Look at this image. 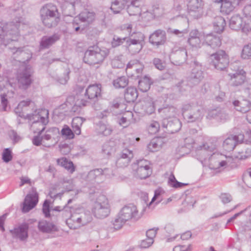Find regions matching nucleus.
<instances>
[{
	"mask_svg": "<svg viewBox=\"0 0 251 251\" xmlns=\"http://www.w3.org/2000/svg\"><path fill=\"white\" fill-rule=\"evenodd\" d=\"M78 18L81 22L90 24L95 19V14L93 12L84 11L79 14Z\"/></svg>",
	"mask_w": 251,
	"mask_h": 251,
	"instance_id": "nucleus-41",
	"label": "nucleus"
},
{
	"mask_svg": "<svg viewBox=\"0 0 251 251\" xmlns=\"http://www.w3.org/2000/svg\"><path fill=\"white\" fill-rule=\"evenodd\" d=\"M138 113L145 115H151L155 111L154 102L151 98H148L136 104Z\"/></svg>",
	"mask_w": 251,
	"mask_h": 251,
	"instance_id": "nucleus-14",
	"label": "nucleus"
},
{
	"mask_svg": "<svg viewBox=\"0 0 251 251\" xmlns=\"http://www.w3.org/2000/svg\"><path fill=\"white\" fill-rule=\"evenodd\" d=\"M57 162L58 165L64 167L71 173H73L75 168L74 165L72 161H69L66 158H61L57 160Z\"/></svg>",
	"mask_w": 251,
	"mask_h": 251,
	"instance_id": "nucleus-42",
	"label": "nucleus"
},
{
	"mask_svg": "<svg viewBox=\"0 0 251 251\" xmlns=\"http://www.w3.org/2000/svg\"><path fill=\"white\" fill-rule=\"evenodd\" d=\"M142 2L140 0H134L131 2L127 7V12L129 15H138L141 13Z\"/></svg>",
	"mask_w": 251,
	"mask_h": 251,
	"instance_id": "nucleus-31",
	"label": "nucleus"
},
{
	"mask_svg": "<svg viewBox=\"0 0 251 251\" xmlns=\"http://www.w3.org/2000/svg\"><path fill=\"white\" fill-rule=\"evenodd\" d=\"M20 22H12L6 24L1 28L2 32L0 34V45L6 46L10 41H18L20 37Z\"/></svg>",
	"mask_w": 251,
	"mask_h": 251,
	"instance_id": "nucleus-1",
	"label": "nucleus"
},
{
	"mask_svg": "<svg viewBox=\"0 0 251 251\" xmlns=\"http://www.w3.org/2000/svg\"><path fill=\"white\" fill-rule=\"evenodd\" d=\"M130 162V161L119 155L117 159L116 164L118 167L124 168L127 166Z\"/></svg>",
	"mask_w": 251,
	"mask_h": 251,
	"instance_id": "nucleus-55",
	"label": "nucleus"
},
{
	"mask_svg": "<svg viewBox=\"0 0 251 251\" xmlns=\"http://www.w3.org/2000/svg\"><path fill=\"white\" fill-rule=\"evenodd\" d=\"M9 49L11 51L12 57L15 60L22 62H24L28 60V57H25L26 53L24 50V47L17 48L14 47L13 48H9Z\"/></svg>",
	"mask_w": 251,
	"mask_h": 251,
	"instance_id": "nucleus-26",
	"label": "nucleus"
},
{
	"mask_svg": "<svg viewBox=\"0 0 251 251\" xmlns=\"http://www.w3.org/2000/svg\"><path fill=\"white\" fill-rule=\"evenodd\" d=\"M60 16L57 7L49 3L44 5L40 10V16Z\"/></svg>",
	"mask_w": 251,
	"mask_h": 251,
	"instance_id": "nucleus-23",
	"label": "nucleus"
},
{
	"mask_svg": "<svg viewBox=\"0 0 251 251\" xmlns=\"http://www.w3.org/2000/svg\"><path fill=\"white\" fill-rule=\"evenodd\" d=\"M153 64L155 68L160 71L163 70L165 68V65L160 59L155 58L153 60Z\"/></svg>",
	"mask_w": 251,
	"mask_h": 251,
	"instance_id": "nucleus-63",
	"label": "nucleus"
},
{
	"mask_svg": "<svg viewBox=\"0 0 251 251\" xmlns=\"http://www.w3.org/2000/svg\"><path fill=\"white\" fill-rule=\"evenodd\" d=\"M187 57L186 50L184 48H181L173 51L170 55V58L173 64L179 66L186 62Z\"/></svg>",
	"mask_w": 251,
	"mask_h": 251,
	"instance_id": "nucleus-18",
	"label": "nucleus"
},
{
	"mask_svg": "<svg viewBox=\"0 0 251 251\" xmlns=\"http://www.w3.org/2000/svg\"><path fill=\"white\" fill-rule=\"evenodd\" d=\"M182 115L188 122L200 121L204 116V110L197 103H186L182 107Z\"/></svg>",
	"mask_w": 251,
	"mask_h": 251,
	"instance_id": "nucleus-3",
	"label": "nucleus"
},
{
	"mask_svg": "<svg viewBox=\"0 0 251 251\" xmlns=\"http://www.w3.org/2000/svg\"><path fill=\"white\" fill-rule=\"evenodd\" d=\"M226 25L225 19L221 16L216 17L213 22L214 29L217 33H221Z\"/></svg>",
	"mask_w": 251,
	"mask_h": 251,
	"instance_id": "nucleus-39",
	"label": "nucleus"
},
{
	"mask_svg": "<svg viewBox=\"0 0 251 251\" xmlns=\"http://www.w3.org/2000/svg\"><path fill=\"white\" fill-rule=\"evenodd\" d=\"M59 38V36L56 34L50 36H43L40 41V47L42 49H48L58 41Z\"/></svg>",
	"mask_w": 251,
	"mask_h": 251,
	"instance_id": "nucleus-30",
	"label": "nucleus"
},
{
	"mask_svg": "<svg viewBox=\"0 0 251 251\" xmlns=\"http://www.w3.org/2000/svg\"><path fill=\"white\" fill-rule=\"evenodd\" d=\"M221 3V10L226 14L232 12L236 5H238V1L236 0H224Z\"/></svg>",
	"mask_w": 251,
	"mask_h": 251,
	"instance_id": "nucleus-32",
	"label": "nucleus"
},
{
	"mask_svg": "<svg viewBox=\"0 0 251 251\" xmlns=\"http://www.w3.org/2000/svg\"><path fill=\"white\" fill-rule=\"evenodd\" d=\"M50 202L47 200L44 201L43 204L42 211L46 218H50Z\"/></svg>",
	"mask_w": 251,
	"mask_h": 251,
	"instance_id": "nucleus-59",
	"label": "nucleus"
},
{
	"mask_svg": "<svg viewBox=\"0 0 251 251\" xmlns=\"http://www.w3.org/2000/svg\"><path fill=\"white\" fill-rule=\"evenodd\" d=\"M244 138V136L242 134H239L238 135H230L223 142V149L228 152L232 151L237 144L242 142Z\"/></svg>",
	"mask_w": 251,
	"mask_h": 251,
	"instance_id": "nucleus-17",
	"label": "nucleus"
},
{
	"mask_svg": "<svg viewBox=\"0 0 251 251\" xmlns=\"http://www.w3.org/2000/svg\"><path fill=\"white\" fill-rule=\"evenodd\" d=\"M210 63L215 69L224 70L229 64V57L224 50H219L209 56Z\"/></svg>",
	"mask_w": 251,
	"mask_h": 251,
	"instance_id": "nucleus-6",
	"label": "nucleus"
},
{
	"mask_svg": "<svg viewBox=\"0 0 251 251\" xmlns=\"http://www.w3.org/2000/svg\"><path fill=\"white\" fill-rule=\"evenodd\" d=\"M204 73L200 68H193L187 78V85L190 87L198 85L204 78Z\"/></svg>",
	"mask_w": 251,
	"mask_h": 251,
	"instance_id": "nucleus-16",
	"label": "nucleus"
},
{
	"mask_svg": "<svg viewBox=\"0 0 251 251\" xmlns=\"http://www.w3.org/2000/svg\"><path fill=\"white\" fill-rule=\"evenodd\" d=\"M243 18L240 15L236 14L233 15L229 20V27L231 29L235 30L242 29L243 27Z\"/></svg>",
	"mask_w": 251,
	"mask_h": 251,
	"instance_id": "nucleus-36",
	"label": "nucleus"
},
{
	"mask_svg": "<svg viewBox=\"0 0 251 251\" xmlns=\"http://www.w3.org/2000/svg\"><path fill=\"white\" fill-rule=\"evenodd\" d=\"M160 128V125L158 122H152L149 126V131L151 134H154L159 131Z\"/></svg>",
	"mask_w": 251,
	"mask_h": 251,
	"instance_id": "nucleus-62",
	"label": "nucleus"
},
{
	"mask_svg": "<svg viewBox=\"0 0 251 251\" xmlns=\"http://www.w3.org/2000/svg\"><path fill=\"white\" fill-rule=\"evenodd\" d=\"M49 112L45 109H38L34 111L32 114H27V118L32 122L31 128L34 129L36 126L39 125L42 128L48 123Z\"/></svg>",
	"mask_w": 251,
	"mask_h": 251,
	"instance_id": "nucleus-7",
	"label": "nucleus"
},
{
	"mask_svg": "<svg viewBox=\"0 0 251 251\" xmlns=\"http://www.w3.org/2000/svg\"><path fill=\"white\" fill-rule=\"evenodd\" d=\"M243 23L244 24H243L242 28V31L246 33L251 31V17H243Z\"/></svg>",
	"mask_w": 251,
	"mask_h": 251,
	"instance_id": "nucleus-53",
	"label": "nucleus"
},
{
	"mask_svg": "<svg viewBox=\"0 0 251 251\" xmlns=\"http://www.w3.org/2000/svg\"><path fill=\"white\" fill-rule=\"evenodd\" d=\"M138 94L137 89L133 87H128L126 88L125 94V100L127 102H133L137 98Z\"/></svg>",
	"mask_w": 251,
	"mask_h": 251,
	"instance_id": "nucleus-35",
	"label": "nucleus"
},
{
	"mask_svg": "<svg viewBox=\"0 0 251 251\" xmlns=\"http://www.w3.org/2000/svg\"><path fill=\"white\" fill-rule=\"evenodd\" d=\"M242 179L247 186L251 188V168H249L244 173Z\"/></svg>",
	"mask_w": 251,
	"mask_h": 251,
	"instance_id": "nucleus-52",
	"label": "nucleus"
},
{
	"mask_svg": "<svg viewBox=\"0 0 251 251\" xmlns=\"http://www.w3.org/2000/svg\"><path fill=\"white\" fill-rule=\"evenodd\" d=\"M129 36L135 39L137 42L140 43L143 45V42L145 40V35L143 33L141 32H134L132 33Z\"/></svg>",
	"mask_w": 251,
	"mask_h": 251,
	"instance_id": "nucleus-57",
	"label": "nucleus"
},
{
	"mask_svg": "<svg viewBox=\"0 0 251 251\" xmlns=\"http://www.w3.org/2000/svg\"><path fill=\"white\" fill-rule=\"evenodd\" d=\"M101 89L99 85H91L86 89L85 97L88 99L95 100L100 95Z\"/></svg>",
	"mask_w": 251,
	"mask_h": 251,
	"instance_id": "nucleus-27",
	"label": "nucleus"
},
{
	"mask_svg": "<svg viewBox=\"0 0 251 251\" xmlns=\"http://www.w3.org/2000/svg\"><path fill=\"white\" fill-rule=\"evenodd\" d=\"M162 126L166 128V132L173 134L180 129L181 124L179 120L175 117L171 119H163Z\"/></svg>",
	"mask_w": 251,
	"mask_h": 251,
	"instance_id": "nucleus-20",
	"label": "nucleus"
},
{
	"mask_svg": "<svg viewBox=\"0 0 251 251\" xmlns=\"http://www.w3.org/2000/svg\"><path fill=\"white\" fill-rule=\"evenodd\" d=\"M59 132V129L57 127H51L42 133V137L43 140V146L50 148L51 145L46 143L47 141H50L53 143L55 141L54 136Z\"/></svg>",
	"mask_w": 251,
	"mask_h": 251,
	"instance_id": "nucleus-25",
	"label": "nucleus"
},
{
	"mask_svg": "<svg viewBox=\"0 0 251 251\" xmlns=\"http://www.w3.org/2000/svg\"><path fill=\"white\" fill-rule=\"evenodd\" d=\"M12 151L9 148L5 149L2 153V159L5 163H8L12 159Z\"/></svg>",
	"mask_w": 251,
	"mask_h": 251,
	"instance_id": "nucleus-58",
	"label": "nucleus"
},
{
	"mask_svg": "<svg viewBox=\"0 0 251 251\" xmlns=\"http://www.w3.org/2000/svg\"><path fill=\"white\" fill-rule=\"evenodd\" d=\"M241 57L244 59H249L251 57V43L245 45L241 54Z\"/></svg>",
	"mask_w": 251,
	"mask_h": 251,
	"instance_id": "nucleus-54",
	"label": "nucleus"
},
{
	"mask_svg": "<svg viewBox=\"0 0 251 251\" xmlns=\"http://www.w3.org/2000/svg\"><path fill=\"white\" fill-rule=\"evenodd\" d=\"M61 133L62 136L67 139H72L75 137L73 130L67 125H64L61 130Z\"/></svg>",
	"mask_w": 251,
	"mask_h": 251,
	"instance_id": "nucleus-50",
	"label": "nucleus"
},
{
	"mask_svg": "<svg viewBox=\"0 0 251 251\" xmlns=\"http://www.w3.org/2000/svg\"><path fill=\"white\" fill-rule=\"evenodd\" d=\"M163 144L162 139L160 138H154L148 145V148L151 151L154 152L159 150Z\"/></svg>",
	"mask_w": 251,
	"mask_h": 251,
	"instance_id": "nucleus-40",
	"label": "nucleus"
},
{
	"mask_svg": "<svg viewBox=\"0 0 251 251\" xmlns=\"http://www.w3.org/2000/svg\"><path fill=\"white\" fill-rule=\"evenodd\" d=\"M220 199L224 204L230 202L232 200V197L229 193H222L220 196Z\"/></svg>",
	"mask_w": 251,
	"mask_h": 251,
	"instance_id": "nucleus-64",
	"label": "nucleus"
},
{
	"mask_svg": "<svg viewBox=\"0 0 251 251\" xmlns=\"http://www.w3.org/2000/svg\"><path fill=\"white\" fill-rule=\"evenodd\" d=\"M43 24L48 28L56 26L60 21V16H40Z\"/></svg>",
	"mask_w": 251,
	"mask_h": 251,
	"instance_id": "nucleus-33",
	"label": "nucleus"
},
{
	"mask_svg": "<svg viewBox=\"0 0 251 251\" xmlns=\"http://www.w3.org/2000/svg\"><path fill=\"white\" fill-rule=\"evenodd\" d=\"M29 229L28 224L24 223L18 226L15 227L10 232L13 237L19 239L20 241H24L28 238V231Z\"/></svg>",
	"mask_w": 251,
	"mask_h": 251,
	"instance_id": "nucleus-15",
	"label": "nucleus"
},
{
	"mask_svg": "<svg viewBox=\"0 0 251 251\" xmlns=\"http://www.w3.org/2000/svg\"><path fill=\"white\" fill-rule=\"evenodd\" d=\"M142 168L150 167V163L147 160L140 159L137 160L136 163L133 165V168Z\"/></svg>",
	"mask_w": 251,
	"mask_h": 251,
	"instance_id": "nucleus-60",
	"label": "nucleus"
},
{
	"mask_svg": "<svg viewBox=\"0 0 251 251\" xmlns=\"http://www.w3.org/2000/svg\"><path fill=\"white\" fill-rule=\"evenodd\" d=\"M119 155L130 161L131 159L133 157L132 151L126 148L123 150Z\"/></svg>",
	"mask_w": 251,
	"mask_h": 251,
	"instance_id": "nucleus-61",
	"label": "nucleus"
},
{
	"mask_svg": "<svg viewBox=\"0 0 251 251\" xmlns=\"http://www.w3.org/2000/svg\"><path fill=\"white\" fill-rule=\"evenodd\" d=\"M39 195L34 187L31 188V193L28 194L25 198L23 203L22 211L24 213L29 212L36 206L38 202Z\"/></svg>",
	"mask_w": 251,
	"mask_h": 251,
	"instance_id": "nucleus-8",
	"label": "nucleus"
},
{
	"mask_svg": "<svg viewBox=\"0 0 251 251\" xmlns=\"http://www.w3.org/2000/svg\"><path fill=\"white\" fill-rule=\"evenodd\" d=\"M108 175H110V171L108 168L95 169L88 172L86 177V180L91 183H99L103 180L104 176Z\"/></svg>",
	"mask_w": 251,
	"mask_h": 251,
	"instance_id": "nucleus-9",
	"label": "nucleus"
},
{
	"mask_svg": "<svg viewBox=\"0 0 251 251\" xmlns=\"http://www.w3.org/2000/svg\"><path fill=\"white\" fill-rule=\"evenodd\" d=\"M126 221L118 213L111 221L113 228L115 230L120 229Z\"/></svg>",
	"mask_w": 251,
	"mask_h": 251,
	"instance_id": "nucleus-44",
	"label": "nucleus"
},
{
	"mask_svg": "<svg viewBox=\"0 0 251 251\" xmlns=\"http://www.w3.org/2000/svg\"><path fill=\"white\" fill-rule=\"evenodd\" d=\"M92 211L98 218L102 219L108 216L110 213L109 205L104 195H100L97 198Z\"/></svg>",
	"mask_w": 251,
	"mask_h": 251,
	"instance_id": "nucleus-4",
	"label": "nucleus"
},
{
	"mask_svg": "<svg viewBox=\"0 0 251 251\" xmlns=\"http://www.w3.org/2000/svg\"><path fill=\"white\" fill-rule=\"evenodd\" d=\"M45 126L42 125V128H39L37 130H34V132L38 133V134L33 137L32 139V143L36 146H39L41 145H43V140L42 137V133L44 132L45 130Z\"/></svg>",
	"mask_w": 251,
	"mask_h": 251,
	"instance_id": "nucleus-47",
	"label": "nucleus"
},
{
	"mask_svg": "<svg viewBox=\"0 0 251 251\" xmlns=\"http://www.w3.org/2000/svg\"><path fill=\"white\" fill-rule=\"evenodd\" d=\"M188 43L193 49H200L203 45V32L197 29L192 30L189 33Z\"/></svg>",
	"mask_w": 251,
	"mask_h": 251,
	"instance_id": "nucleus-13",
	"label": "nucleus"
},
{
	"mask_svg": "<svg viewBox=\"0 0 251 251\" xmlns=\"http://www.w3.org/2000/svg\"><path fill=\"white\" fill-rule=\"evenodd\" d=\"M136 176L140 179H145L149 177L151 173V167L136 168Z\"/></svg>",
	"mask_w": 251,
	"mask_h": 251,
	"instance_id": "nucleus-43",
	"label": "nucleus"
},
{
	"mask_svg": "<svg viewBox=\"0 0 251 251\" xmlns=\"http://www.w3.org/2000/svg\"><path fill=\"white\" fill-rule=\"evenodd\" d=\"M126 222L136 221L140 218L137 207L132 204L124 206L118 213Z\"/></svg>",
	"mask_w": 251,
	"mask_h": 251,
	"instance_id": "nucleus-10",
	"label": "nucleus"
},
{
	"mask_svg": "<svg viewBox=\"0 0 251 251\" xmlns=\"http://www.w3.org/2000/svg\"><path fill=\"white\" fill-rule=\"evenodd\" d=\"M113 151V143L108 142L105 143L102 147V153L107 156L110 155Z\"/></svg>",
	"mask_w": 251,
	"mask_h": 251,
	"instance_id": "nucleus-51",
	"label": "nucleus"
},
{
	"mask_svg": "<svg viewBox=\"0 0 251 251\" xmlns=\"http://www.w3.org/2000/svg\"><path fill=\"white\" fill-rule=\"evenodd\" d=\"M133 116V113L131 111H127L125 113L124 115L118 120V123L124 127H126L130 124V120L132 118Z\"/></svg>",
	"mask_w": 251,
	"mask_h": 251,
	"instance_id": "nucleus-46",
	"label": "nucleus"
},
{
	"mask_svg": "<svg viewBox=\"0 0 251 251\" xmlns=\"http://www.w3.org/2000/svg\"><path fill=\"white\" fill-rule=\"evenodd\" d=\"M128 0H115L112 2L110 9L114 13H120L127 4Z\"/></svg>",
	"mask_w": 251,
	"mask_h": 251,
	"instance_id": "nucleus-38",
	"label": "nucleus"
},
{
	"mask_svg": "<svg viewBox=\"0 0 251 251\" xmlns=\"http://www.w3.org/2000/svg\"><path fill=\"white\" fill-rule=\"evenodd\" d=\"M108 54V50H102L97 46H90L85 51L83 61L90 66L99 64L103 62Z\"/></svg>",
	"mask_w": 251,
	"mask_h": 251,
	"instance_id": "nucleus-2",
	"label": "nucleus"
},
{
	"mask_svg": "<svg viewBox=\"0 0 251 251\" xmlns=\"http://www.w3.org/2000/svg\"><path fill=\"white\" fill-rule=\"evenodd\" d=\"M126 42L129 50L132 51L134 53L139 52L142 49L143 45L132 37L130 38H126Z\"/></svg>",
	"mask_w": 251,
	"mask_h": 251,
	"instance_id": "nucleus-37",
	"label": "nucleus"
},
{
	"mask_svg": "<svg viewBox=\"0 0 251 251\" xmlns=\"http://www.w3.org/2000/svg\"><path fill=\"white\" fill-rule=\"evenodd\" d=\"M128 79L126 76H121L113 81V84L116 88H124L128 84Z\"/></svg>",
	"mask_w": 251,
	"mask_h": 251,
	"instance_id": "nucleus-48",
	"label": "nucleus"
},
{
	"mask_svg": "<svg viewBox=\"0 0 251 251\" xmlns=\"http://www.w3.org/2000/svg\"><path fill=\"white\" fill-rule=\"evenodd\" d=\"M233 104L237 111L242 113L249 111L251 107V102L246 99L234 100L233 101Z\"/></svg>",
	"mask_w": 251,
	"mask_h": 251,
	"instance_id": "nucleus-28",
	"label": "nucleus"
},
{
	"mask_svg": "<svg viewBox=\"0 0 251 251\" xmlns=\"http://www.w3.org/2000/svg\"><path fill=\"white\" fill-rule=\"evenodd\" d=\"M122 55L115 57L111 61V65L113 68H121L124 67L122 60Z\"/></svg>",
	"mask_w": 251,
	"mask_h": 251,
	"instance_id": "nucleus-56",
	"label": "nucleus"
},
{
	"mask_svg": "<svg viewBox=\"0 0 251 251\" xmlns=\"http://www.w3.org/2000/svg\"><path fill=\"white\" fill-rule=\"evenodd\" d=\"M203 43H204V45L213 50H216L221 46L222 39L221 36L217 34L203 32Z\"/></svg>",
	"mask_w": 251,
	"mask_h": 251,
	"instance_id": "nucleus-12",
	"label": "nucleus"
},
{
	"mask_svg": "<svg viewBox=\"0 0 251 251\" xmlns=\"http://www.w3.org/2000/svg\"><path fill=\"white\" fill-rule=\"evenodd\" d=\"M204 5L202 0H188L187 4L189 12H200Z\"/></svg>",
	"mask_w": 251,
	"mask_h": 251,
	"instance_id": "nucleus-34",
	"label": "nucleus"
},
{
	"mask_svg": "<svg viewBox=\"0 0 251 251\" xmlns=\"http://www.w3.org/2000/svg\"><path fill=\"white\" fill-rule=\"evenodd\" d=\"M97 130L100 134L104 136L110 135L112 131V129L109 126L103 124H100L98 125Z\"/></svg>",
	"mask_w": 251,
	"mask_h": 251,
	"instance_id": "nucleus-49",
	"label": "nucleus"
},
{
	"mask_svg": "<svg viewBox=\"0 0 251 251\" xmlns=\"http://www.w3.org/2000/svg\"><path fill=\"white\" fill-rule=\"evenodd\" d=\"M159 114L163 119H171L175 118L176 113V108L167 104H163L162 107L157 109Z\"/></svg>",
	"mask_w": 251,
	"mask_h": 251,
	"instance_id": "nucleus-24",
	"label": "nucleus"
},
{
	"mask_svg": "<svg viewBox=\"0 0 251 251\" xmlns=\"http://www.w3.org/2000/svg\"><path fill=\"white\" fill-rule=\"evenodd\" d=\"M31 76V73L27 68L20 73L17 76L18 88L24 90H26L32 83V80Z\"/></svg>",
	"mask_w": 251,
	"mask_h": 251,
	"instance_id": "nucleus-11",
	"label": "nucleus"
},
{
	"mask_svg": "<svg viewBox=\"0 0 251 251\" xmlns=\"http://www.w3.org/2000/svg\"><path fill=\"white\" fill-rule=\"evenodd\" d=\"M151 84L150 78L145 76L138 81V88L141 91L145 92L149 90Z\"/></svg>",
	"mask_w": 251,
	"mask_h": 251,
	"instance_id": "nucleus-45",
	"label": "nucleus"
},
{
	"mask_svg": "<svg viewBox=\"0 0 251 251\" xmlns=\"http://www.w3.org/2000/svg\"><path fill=\"white\" fill-rule=\"evenodd\" d=\"M143 68L137 60H131L127 64L126 73L128 76L138 77L142 73Z\"/></svg>",
	"mask_w": 251,
	"mask_h": 251,
	"instance_id": "nucleus-22",
	"label": "nucleus"
},
{
	"mask_svg": "<svg viewBox=\"0 0 251 251\" xmlns=\"http://www.w3.org/2000/svg\"><path fill=\"white\" fill-rule=\"evenodd\" d=\"M166 40V33L164 30L161 29L155 30L149 37L150 43L157 47L164 45Z\"/></svg>",
	"mask_w": 251,
	"mask_h": 251,
	"instance_id": "nucleus-21",
	"label": "nucleus"
},
{
	"mask_svg": "<svg viewBox=\"0 0 251 251\" xmlns=\"http://www.w3.org/2000/svg\"><path fill=\"white\" fill-rule=\"evenodd\" d=\"M38 227L39 230L43 233H50L52 231L58 230L57 227L52 223L46 220H42L38 223Z\"/></svg>",
	"mask_w": 251,
	"mask_h": 251,
	"instance_id": "nucleus-29",
	"label": "nucleus"
},
{
	"mask_svg": "<svg viewBox=\"0 0 251 251\" xmlns=\"http://www.w3.org/2000/svg\"><path fill=\"white\" fill-rule=\"evenodd\" d=\"M92 217L89 213H74L66 220V223L70 229H77L90 223Z\"/></svg>",
	"mask_w": 251,
	"mask_h": 251,
	"instance_id": "nucleus-5",
	"label": "nucleus"
},
{
	"mask_svg": "<svg viewBox=\"0 0 251 251\" xmlns=\"http://www.w3.org/2000/svg\"><path fill=\"white\" fill-rule=\"evenodd\" d=\"M230 77L231 85L233 86H238L242 85L246 80V72L242 69L238 68L233 73H229Z\"/></svg>",
	"mask_w": 251,
	"mask_h": 251,
	"instance_id": "nucleus-19",
	"label": "nucleus"
}]
</instances>
